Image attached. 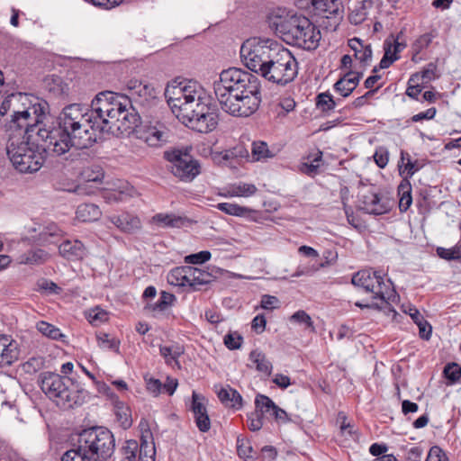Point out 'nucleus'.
<instances>
[{
  "label": "nucleus",
  "mask_w": 461,
  "mask_h": 461,
  "mask_svg": "<svg viewBox=\"0 0 461 461\" xmlns=\"http://www.w3.org/2000/svg\"><path fill=\"white\" fill-rule=\"evenodd\" d=\"M37 135L47 141L45 147L57 156L66 154L72 147L88 149L100 140L88 113V106L77 103L62 109L58 117V126L46 128L43 123Z\"/></svg>",
  "instance_id": "1"
},
{
  "label": "nucleus",
  "mask_w": 461,
  "mask_h": 461,
  "mask_svg": "<svg viewBox=\"0 0 461 461\" xmlns=\"http://www.w3.org/2000/svg\"><path fill=\"white\" fill-rule=\"evenodd\" d=\"M260 87L258 76L238 68L222 70L213 83L221 110L234 117H249L258 109Z\"/></svg>",
  "instance_id": "2"
},
{
  "label": "nucleus",
  "mask_w": 461,
  "mask_h": 461,
  "mask_svg": "<svg viewBox=\"0 0 461 461\" xmlns=\"http://www.w3.org/2000/svg\"><path fill=\"white\" fill-rule=\"evenodd\" d=\"M165 95L172 111L179 112L193 130L208 133L217 127L216 108L212 104L210 95L196 81L181 82L167 87Z\"/></svg>",
  "instance_id": "3"
},
{
  "label": "nucleus",
  "mask_w": 461,
  "mask_h": 461,
  "mask_svg": "<svg viewBox=\"0 0 461 461\" xmlns=\"http://www.w3.org/2000/svg\"><path fill=\"white\" fill-rule=\"evenodd\" d=\"M88 113L99 140L104 133H129L140 119L128 97L112 91L97 94L88 107Z\"/></svg>",
  "instance_id": "4"
},
{
  "label": "nucleus",
  "mask_w": 461,
  "mask_h": 461,
  "mask_svg": "<svg viewBox=\"0 0 461 461\" xmlns=\"http://www.w3.org/2000/svg\"><path fill=\"white\" fill-rule=\"evenodd\" d=\"M49 110L45 100L16 92L8 95L0 105V115L5 119V128L9 133H30L42 128Z\"/></svg>",
  "instance_id": "5"
},
{
  "label": "nucleus",
  "mask_w": 461,
  "mask_h": 461,
  "mask_svg": "<svg viewBox=\"0 0 461 461\" xmlns=\"http://www.w3.org/2000/svg\"><path fill=\"white\" fill-rule=\"evenodd\" d=\"M37 131L30 133H9L6 152L14 167L20 173L37 172L44 162V153L53 154L47 149Z\"/></svg>",
  "instance_id": "6"
},
{
  "label": "nucleus",
  "mask_w": 461,
  "mask_h": 461,
  "mask_svg": "<svg viewBox=\"0 0 461 461\" xmlns=\"http://www.w3.org/2000/svg\"><path fill=\"white\" fill-rule=\"evenodd\" d=\"M279 44L271 39L249 38L240 47V58L251 71L259 73L279 54Z\"/></svg>",
  "instance_id": "7"
},
{
  "label": "nucleus",
  "mask_w": 461,
  "mask_h": 461,
  "mask_svg": "<svg viewBox=\"0 0 461 461\" xmlns=\"http://www.w3.org/2000/svg\"><path fill=\"white\" fill-rule=\"evenodd\" d=\"M68 384H72L70 378L52 372H43L39 377V384L42 392L64 408H73L75 405L82 404L83 400L80 399L79 394L86 393L83 389H77L78 394H74Z\"/></svg>",
  "instance_id": "8"
},
{
  "label": "nucleus",
  "mask_w": 461,
  "mask_h": 461,
  "mask_svg": "<svg viewBox=\"0 0 461 461\" xmlns=\"http://www.w3.org/2000/svg\"><path fill=\"white\" fill-rule=\"evenodd\" d=\"M351 283L365 292L372 294V299L383 304H389L388 300L395 293L392 281L384 279V275L372 268L362 269L353 275Z\"/></svg>",
  "instance_id": "9"
},
{
  "label": "nucleus",
  "mask_w": 461,
  "mask_h": 461,
  "mask_svg": "<svg viewBox=\"0 0 461 461\" xmlns=\"http://www.w3.org/2000/svg\"><path fill=\"white\" fill-rule=\"evenodd\" d=\"M321 38L320 30L308 17L290 16V46L313 50L318 48Z\"/></svg>",
  "instance_id": "10"
},
{
  "label": "nucleus",
  "mask_w": 461,
  "mask_h": 461,
  "mask_svg": "<svg viewBox=\"0 0 461 461\" xmlns=\"http://www.w3.org/2000/svg\"><path fill=\"white\" fill-rule=\"evenodd\" d=\"M164 158L171 163L172 174L183 182H191L201 173L199 161L181 149L165 151Z\"/></svg>",
  "instance_id": "11"
},
{
  "label": "nucleus",
  "mask_w": 461,
  "mask_h": 461,
  "mask_svg": "<svg viewBox=\"0 0 461 461\" xmlns=\"http://www.w3.org/2000/svg\"><path fill=\"white\" fill-rule=\"evenodd\" d=\"M77 443L92 461H104L112 456L115 443L113 434H78Z\"/></svg>",
  "instance_id": "12"
},
{
  "label": "nucleus",
  "mask_w": 461,
  "mask_h": 461,
  "mask_svg": "<svg viewBox=\"0 0 461 461\" xmlns=\"http://www.w3.org/2000/svg\"><path fill=\"white\" fill-rule=\"evenodd\" d=\"M294 5L302 10L320 18L332 20L336 27L343 18L344 5L341 0H294Z\"/></svg>",
  "instance_id": "13"
},
{
  "label": "nucleus",
  "mask_w": 461,
  "mask_h": 461,
  "mask_svg": "<svg viewBox=\"0 0 461 461\" xmlns=\"http://www.w3.org/2000/svg\"><path fill=\"white\" fill-rule=\"evenodd\" d=\"M136 138L149 147L158 148L168 142L169 131L160 122H149L135 131Z\"/></svg>",
  "instance_id": "14"
},
{
  "label": "nucleus",
  "mask_w": 461,
  "mask_h": 461,
  "mask_svg": "<svg viewBox=\"0 0 461 461\" xmlns=\"http://www.w3.org/2000/svg\"><path fill=\"white\" fill-rule=\"evenodd\" d=\"M256 412L264 419L276 421L277 424L285 423L287 413L264 394L258 393L255 399Z\"/></svg>",
  "instance_id": "15"
},
{
  "label": "nucleus",
  "mask_w": 461,
  "mask_h": 461,
  "mask_svg": "<svg viewBox=\"0 0 461 461\" xmlns=\"http://www.w3.org/2000/svg\"><path fill=\"white\" fill-rule=\"evenodd\" d=\"M267 23L276 36L288 43V10L286 8H274L267 15Z\"/></svg>",
  "instance_id": "16"
},
{
  "label": "nucleus",
  "mask_w": 461,
  "mask_h": 461,
  "mask_svg": "<svg viewBox=\"0 0 461 461\" xmlns=\"http://www.w3.org/2000/svg\"><path fill=\"white\" fill-rule=\"evenodd\" d=\"M359 202L360 209L369 214L381 215L389 211L388 203L373 190L362 194Z\"/></svg>",
  "instance_id": "17"
},
{
  "label": "nucleus",
  "mask_w": 461,
  "mask_h": 461,
  "mask_svg": "<svg viewBox=\"0 0 461 461\" xmlns=\"http://www.w3.org/2000/svg\"><path fill=\"white\" fill-rule=\"evenodd\" d=\"M287 70L288 62H279L276 58L272 60L271 65H267L259 74L268 81L285 86L288 83Z\"/></svg>",
  "instance_id": "18"
},
{
  "label": "nucleus",
  "mask_w": 461,
  "mask_h": 461,
  "mask_svg": "<svg viewBox=\"0 0 461 461\" xmlns=\"http://www.w3.org/2000/svg\"><path fill=\"white\" fill-rule=\"evenodd\" d=\"M20 356L19 344L11 337L0 336V366H11Z\"/></svg>",
  "instance_id": "19"
},
{
  "label": "nucleus",
  "mask_w": 461,
  "mask_h": 461,
  "mask_svg": "<svg viewBox=\"0 0 461 461\" xmlns=\"http://www.w3.org/2000/svg\"><path fill=\"white\" fill-rule=\"evenodd\" d=\"M107 220L122 232L133 233L141 228L140 218L128 212L113 214Z\"/></svg>",
  "instance_id": "20"
},
{
  "label": "nucleus",
  "mask_w": 461,
  "mask_h": 461,
  "mask_svg": "<svg viewBox=\"0 0 461 461\" xmlns=\"http://www.w3.org/2000/svg\"><path fill=\"white\" fill-rule=\"evenodd\" d=\"M203 401L204 398L203 396L193 392L192 411L196 425L201 432H207L210 429L211 422Z\"/></svg>",
  "instance_id": "21"
},
{
  "label": "nucleus",
  "mask_w": 461,
  "mask_h": 461,
  "mask_svg": "<svg viewBox=\"0 0 461 461\" xmlns=\"http://www.w3.org/2000/svg\"><path fill=\"white\" fill-rule=\"evenodd\" d=\"M61 257L68 260H81L87 253V249L79 240H66L59 246Z\"/></svg>",
  "instance_id": "22"
},
{
  "label": "nucleus",
  "mask_w": 461,
  "mask_h": 461,
  "mask_svg": "<svg viewBox=\"0 0 461 461\" xmlns=\"http://www.w3.org/2000/svg\"><path fill=\"white\" fill-rule=\"evenodd\" d=\"M290 331H300L304 336L315 332V327L311 316L304 311L300 310L290 316Z\"/></svg>",
  "instance_id": "23"
},
{
  "label": "nucleus",
  "mask_w": 461,
  "mask_h": 461,
  "mask_svg": "<svg viewBox=\"0 0 461 461\" xmlns=\"http://www.w3.org/2000/svg\"><path fill=\"white\" fill-rule=\"evenodd\" d=\"M152 221L163 228H183L192 223L186 216L163 212L155 214Z\"/></svg>",
  "instance_id": "24"
},
{
  "label": "nucleus",
  "mask_w": 461,
  "mask_h": 461,
  "mask_svg": "<svg viewBox=\"0 0 461 461\" xmlns=\"http://www.w3.org/2000/svg\"><path fill=\"white\" fill-rule=\"evenodd\" d=\"M322 151L317 149L315 153L307 156V162H302L298 165V171L308 176L314 177L321 173V167L323 164Z\"/></svg>",
  "instance_id": "25"
},
{
  "label": "nucleus",
  "mask_w": 461,
  "mask_h": 461,
  "mask_svg": "<svg viewBox=\"0 0 461 461\" xmlns=\"http://www.w3.org/2000/svg\"><path fill=\"white\" fill-rule=\"evenodd\" d=\"M63 236V231L54 223L50 222L40 227L37 241L41 245L57 243Z\"/></svg>",
  "instance_id": "26"
},
{
  "label": "nucleus",
  "mask_w": 461,
  "mask_h": 461,
  "mask_svg": "<svg viewBox=\"0 0 461 461\" xmlns=\"http://www.w3.org/2000/svg\"><path fill=\"white\" fill-rule=\"evenodd\" d=\"M348 47L354 51V57L364 66L368 65L372 59V47L370 44H364L358 38H352L348 41Z\"/></svg>",
  "instance_id": "27"
},
{
  "label": "nucleus",
  "mask_w": 461,
  "mask_h": 461,
  "mask_svg": "<svg viewBox=\"0 0 461 461\" xmlns=\"http://www.w3.org/2000/svg\"><path fill=\"white\" fill-rule=\"evenodd\" d=\"M217 395L221 403L226 407L236 410L242 408V396L237 390L231 388L230 385L221 388Z\"/></svg>",
  "instance_id": "28"
},
{
  "label": "nucleus",
  "mask_w": 461,
  "mask_h": 461,
  "mask_svg": "<svg viewBox=\"0 0 461 461\" xmlns=\"http://www.w3.org/2000/svg\"><path fill=\"white\" fill-rule=\"evenodd\" d=\"M279 149L275 146L269 148L263 140H255L251 144V156L255 161H264L277 155Z\"/></svg>",
  "instance_id": "29"
},
{
  "label": "nucleus",
  "mask_w": 461,
  "mask_h": 461,
  "mask_svg": "<svg viewBox=\"0 0 461 461\" xmlns=\"http://www.w3.org/2000/svg\"><path fill=\"white\" fill-rule=\"evenodd\" d=\"M153 434H141L139 446V461H155L156 447Z\"/></svg>",
  "instance_id": "30"
},
{
  "label": "nucleus",
  "mask_w": 461,
  "mask_h": 461,
  "mask_svg": "<svg viewBox=\"0 0 461 461\" xmlns=\"http://www.w3.org/2000/svg\"><path fill=\"white\" fill-rule=\"evenodd\" d=\"M419 168L417 160L412 161L409 153L404 150H401V158L398 163L400 176H403V179L408 180V178L411 177Z\"/></svg>",
  "instance_id": "31"
},
{
  "label": "nucleus",
  "mask_w": 461,
  "mask_h": 461,
  "mask_svg": "<svg viewBox=\"0 0 461 461\" xmlns=\"http://www.w3.org/2000/svg\"><path fill=\"white\" fill-rule=\"evenodd\" d=\"M50 258L47 251L41 249H30L19 256V262L26 265H41Z\"/></svg>",
  "instance_id": "32"
},
{
  "label": "nucleus",
  "mask_w": 461,
  "mask_h": 461,
  "mask_svg": "<svg viewBox=\"0 0 461 461\" xmlns=\"http://www.w3.org/2000/svg\"><path fill=\"white\" fill-rule=\"evenodd\" d=\"M127 88L132 96L141 97L145 100L154 96V88L137 79H131L127 83Z\"/></svg>",
  "instance_id": "33"
},
{
  "label": "nucleus",
  "mask_w": 461,
  "mask_h": 461,
  "mask_svg": "<svg viewBox=\"0 0 461 461\" xmlns=\"http://www.w3.org/2000/svg\"><path fill=\"white\" fill-rule=\"evenodd\" d=\"M114 413L117 422L123 430H127L132 424V419L130 408L121 401H116L114 403Z\"/></svg>",
  "instance_id": "34"
},
{
  "label": "nucleus",
  "mask_w": 461,
  "mask_h": 461,
  "mask_svg": "<svg viewBox=\"0 0 461 461\" xmlns=\"http://www.w3.org/2000/svg\"><path fill=\"white\" fill-rule=\"evenodd\" d=\"M76 213L77 219L82 221H94L102 215L99 207L94 203H82L78 205Z\"/></svg>",
  "instance_id": "35"
},
{
  "label": "nucleus",
  "mask_w": 461,
  "mask_h": 461,
  "mask_svg": "<svg viewBox=\"0 0 461 461\" xmlns=\"http://www.w3.org/2000/svg\"><path fill=\"white\" fill-rule=\"evenodd\" d=\"M249 360L255 365L257 371L267 376L271 375L272 364L263 352L258 349L252 350L249 353Z\"/></svg>",
  "instance_id": "36"
},
{
  "label": "nucleus",
  "mask_w": 461,
  "mask_h": 461,
  "mask_svg": "<svg viewBox=\"0 0 461 461\" xmlns=\"http://www.w3.org/2000/svg\"><path fill=\"white\" fill-rule=\"evenodd\" d=\"M37 330L48 339L65 342L67 336L61 332V330L56 326L44 321H40L36 323Z\"/></svg>",
  "instance_id": "37"
},
{
  "label": "nucleus",
  "mask_w": 461,
  "mask_h": 461,
  "mask_svg": "<svg viewBox=\"0 0 461 461\" xmlns=\"http://www.w3.org/2000/svg\"><path fill=\"white\" fill-rule=\"evenodd\" d=\"M184 348L179 344L159 347V353L167 365L175 363L179 366L178 357L184 354Z\"/></svg>",
  "instance_id": "38"
},
{
  "label": "nucleus",
  "mask_w": 461,
  "mask_h": 461,
  "mask_svg": "<svg viewBox=\"0 0 461 461\" xmlns=\"http://www.w3.org/2000/svg\"><path fill=\"white\" fill-rule=\"evenodd\" d=\"M216 208L226 214L238 217H249L254 212L248 207L232 203H220Z\"/></svg>",
  "instance_id": "39"
},
{
  "label": "nucleus",
  "mask_w": 461,
  "mask_h": 461,
  "mask_svg": "<svg viewBox=\"0 0 461 461\" xmlns=\"http://www.w3.org/2000/svg\"><path fill=\"white\" fill-rule=\"evenodd\" d=\"M401 198L399 201V208L401 212H406L412 203L411 185L409 180L403 179L398 186Z\"/></svg>",
  "instance_id": "40"
},
{
  "label": "nucleus",
  "mask_w": 461,
  "mask_h": 461,
  "mask_svg": "<svg viewBox=\"0 0 461 461\" xmlns=\"http://www.w3.org/2000/svg\"><path fill=\"white\" fill-rule=\"evenodd\" d=\"M82 448L81 444L77 443V448L69 449L63 454L61 461H92Z\"/></svg>",
  "instance_id": "41"
},
{
  "label": "nucleus",
  "mask_w": 461,
  "mask_h": 461,
  "mask_svg": "<svg viewBox=\"0 0 461 461\" xmlns=\"http://www.w3.org/2000/svg\"><path fill=\"white\" fill-rule=\"evenodd\" d=\"M335 106L336 102L330 93H321L316 96V107L321 112L327 113L333 110Z\"/></svg>",
  "instance_id": "42"
},
{
  "label": "nucleus",
  "mask_w": 461,
  "mask_h": 461,
  "mask_svg": "<svg viewBox=\"0 0 461 461\" xmlns=\"http://www.w3.org/2000/svg\"><path fill=\"white\" fill-rule=\"evenodd\" d=\"M258 188L253 184L239 183L231 187V196L249 197L256 194Z\"/></svg>",
  "instance_id": "43"
},
{
  "label": "nucleus",
  "mask_w": 461,
  "mask_h": 461,
  "mask_svg": "<svg viewBox=\"0 0 461 461\" xmlns=\"http://www.w3.org/2000/svg\"><path fill=\"white\" fill-rule=\"evenodd\" d=\"M96 339L100 348L119 352L120 341L115 338H111L109 334L101 332L96 335Z\"/></svg>",
  "instance_id": "44"
},
{
  "label": "nucleus",
  "mask_w": 461,
  "mask_h": 461,
  "mask_svg": "<svg viewBox=\"0 0 461 461\" xmlns=\"http://www.w3.org/2000/svg\"><path fill=\"white\" fill-rule=\"evenodd\" d=\"M185 266L183 267H176L170 270V272L167 274V279L169 285H175V286H185Z\"/></svg>",
  "instance_id": "45"
},
{
  "label": "nucleus",
  "mask_w": 461,
  "mask_h": 461,
  "mask_svg": "<svg viewBox=\"0 0 461 461\" xmlns=\"http://www.w3.org/2000/svg\"><path fill=\"white\" fill-rule=\"evenodd\" d=\"M194 274H195L194 291L200 290L201 286L208 285L214 280V276L211 273L198 267H195Z\"/></svg>",
  "instance_id": "46"
},
{
  "label": "nucleus",
  "mask_w": 461,
  "mask_h": 461,
  "mask_svg": "<svg viewBox=\"0 0 461 461\" xmlns=\"http://www.w3.org/2000/svg\"><path fill=\"white\" fill-rule=\"evenodd\" d=\"M86 319L95 326H97L108 320V313L104 310L95 307L86 312Z\"/></svg>",
  "instance_id": "47"
},
{
  "label": "nucleus",
  "mask_w": 461,
  "mask_h": 461,
  "mask_svg": "<svg viewBox=\"0 0 461 461\" xmlns=\"http://www.w3.org/2000/svg\"><path fill=\"white\" fill-rule=\"evenodd\" d=\"M139 444L136 440L128 439L122 447V461H136V455L139 451Z\"/></svg>",
  "instance_id": "48"
},
{
  "label": "nucleus",
  "mask_w": 461,
  "mask_h": 461,
  "mask_svg": "<svg viewBox=\"0 0 461 461\" xmlns=\"http://www.w3.org/2000/svg\"><path fill=\"white\" fill-rule=\"evenodd\" d=\"M367 17V12L363 4L356 6L348 14V21L351 24L359 25Z\"/></svg>",
  "instance_id": "49"
},
{
  "label": "nucleus",
  "mask_w": 461,
  "mask_h": 461,
  "mask_svg": "<svg viewBox=\"0 0 461 461\" xmlns=\"http://www.w3.org/2000/svg\"><path fill=\"white\" fill-rule=\"evenodd\" d=\"M237 451L239 456L245 461H254L255 458L252 455V447L249 444H246L244 439L240 437L237 438Z\"/></svg>",
  "instance_id": "50"
},
{
  "label": "nucleus",
  "mask_w": 461,
  "mask_h": 461,
  "mask_svg": "<svg viewBox=\"0 0 461 461\" xmlns=\"http://www.w3.org/2000/svg\"><path fill=\"white\" fill-rule=\"evenodd\" d=\"M212 254L208 250H202L198 253L190 254L185 258V262L192 265L203 264L210 260Z\"/></svg>",
  "instance_id": "51"
},
{
  "label": "nucleus",
  "mask_w": 461,
  "mask_h": 461,
  "mask_svg": "<svg viewBox=\"0 0 461 461\" xmlns=\"http://www.w3.org/2000/svg\"><path fill=\"white\" fill-rule=\"evenodd\" d=\"M243 338L238 332H229L224 336V345L230 350L238 349L241 347Z\"/></svg>",
  "instance_id": "52"
},
{
  "label": "nucleus",
  "mask_w": 461,
  "mask_h": 461,
  "mask_svg": "<svg viewBox=\"0 0 461 461\" xmlns=\"http://www.w3.org/2000/svg\"><path fill=\"white\" fill-rule=\"evenodd\" d=\"M444 375L451 383H456L461 378V366L456 363L447 364L444 368Z\"/></svg>",
  "instance_id": "53"
},
{
  "label": "nucleus",
  "mask_w": 461,
  "mask_h": 461,
  "mask_svg": "<svg viewBox=\"0 0 461 461\" xmlns=\"http://www.w3.org/2000/svg\"><path fill=\"white\" fill-rule=\"evenodd\" d=\"M373 157L377 167L384 168L389 161V151L385 147L380 146L376 148Z\"/></svg>",
  "instance_id": "54"
},
{
  "label": "nucleus",
  "mask_w": 461,
  "mask_h": 461,
  "mask_svg": "<svg viewBox=\"0 0 461 461\" xmlns=\"http://www.w3.org/2000/svg\"><path fill=\"white\" fill-rule=\"evenodd\" d=\"M175 300L176 296L173 294L163 291L159 300L153 305V310L165 311Z\"/></svg>",
  "instance_id": "55"
},
{
  "label": "nucleus",
  "mask_w": 461,
  "mask_h": 461,
  "mask_svg": "<svg viewBox=\"0 0 461 461\" xmlns=\"http://www.w3.org/2000/svg\"><path fill=\"white\" fill-rule=\"evenodd\" d=\"M432 36L429 33L420 35L413 43L412 49L415 54H419L422 50L429 47L431 43Z\"/></svg>",
  "instance_id": "56"
},
{
  "label": "nucleus",
  "mask_w": 461,
  "mask_h": 461,
  "mask_svg": "<svg viewBox=\"0 0 461 461\" xmlns=\"http://www.w3.org/2000/svg\"><path fill=\"white\" fill-rule=\"evenodd\" d=\"M330 264V260H326L325 262H321L318 265H312V267H305L301 269H298L293 276H312L314 272L318 271L320 268H323L328 267Z\"/></svg>",
  "instance_id": "57"
},
{
  "label": "nucleus",
  "mask_w": 461,
  "mask_h": 461,
  "mask_svg": "<svg viewBox=\"0 0 461 461\" xmlns=\"http://www.w3.org/2000/svg\"><path fill=\"white\" fill-rule=\"evenodd\" d=\"M260 305L265 310H274L280 307V301L276 296L264 294L261 297Z\"/></svg>",
  "instance_id": "58"
},
{
  "label": "nucleus",
  "mask_w": 461,
  "mask_h": 461,
  "mask_svg": "<svg viewBox=\"0 0 461 461\" xmlns=\"http://www.w3.org/2000/svg\"><path fill=\"white\" fill-rule=\"evenodd\" d=\"M425 461H449L447 455L442 451V449L434 446L430 447L427 458Z\"/></svg>",
  "instance_id": "59"
},
{
  "label": "nucleus",
  "mask_w": 461,
  "mask_h": 461,
  "mask_svg": "<svg viewBox=\"0 0 461 461\" xmlns=\"http://www.w3.org/2000/svg\"><path fill=\"white\" fill-rule=\"evenodd\" d=\"M147 390L152 393L154 395H158L162 391V383L160 380L145 376Z\"/></svg>",
  "instance_id": "60"
},
{
  "label": "nucleus",
  "mask_w": 461,
  "mask_h": 461,
  "mask_svg": "<svg viewBox=\"0 0 461 461\" xmlns=\"http://www.w3.org/2000/svg\"><path fill=\"white\" fill-rule=\"evenodd\" d=\"M424 449L420 446H412L406 450L407 461H420Z\"/></svg>",
  "instance_id": "61"
},
{
  "label": "nucleus",
  "mask_w": 461,
  "mask_h": 461,
  "mask_svg": "<svg viewBox=\"0 0 461 461\" xmlns=\"http://www.w3.org/2000/svg\"><path fill=\"white\" fill-rule=\"evenodd\" d=\"M334 89L343 97L348 96L354 91L351 86H347V80L343 77L334 84Z\"/></svg>",
  "instance_id": "62"
},
{
  "label": "nucleus",
  "mask_w": 461,
  "mask_h": 461,
  "mask_svg": "<svg viewBox=\"0 0 461 461\" xmlns=\"http://www.w3.org/2000/svg\"><path fill=\"white\" fill-rule=\"evenodd\" d=\"M266 324V317L263 314H258L252 320L251 328L256 333L260 334L265 330Z\"/></svg>",
  "instance_id": "63"
},
{
  "label": "nucleus",
  "mask_w": 461,
  "mask_h": 461,
  "mask_svg": "<svg viewBox=\"0 0 461 461\" xmlns=\"http://www.w3.org/2000/svg\"><path fill=\"white\" fill-rule=\"evenodd\" d=\"M262 419L264 418L260 416L258 413H252V416L248 420L249 429L252 431L259 430L263 426Z\"/></svg>",
  "instance_id": "64"
}]
</instances>
